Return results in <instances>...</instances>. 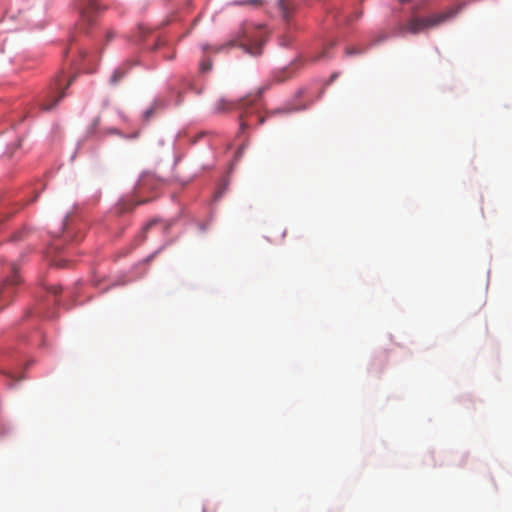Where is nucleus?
Returning <instances> with one entry per match:
<instances>
[{
	"mask_svg": "<svg viewBox=\"0 0 512 512\" xmlns=\"http://www.w3.org/2000/svg\"><path fill=\"white\" fill-rule=\"evenodd\" d=\"M266 35L267 32L263 25L244 22L231 39L219 46L211 47V51L219 53L230 48L238 47L247 54L257 56L262 53Z\"/></svg>",
	"mask_w": 512,
	"mask_h": 512,
	"instance_id": "f257e3e1",
	"label": "nucleus"
},
{
	"mask_svg": "<svg viewBox=\"0 0 512 512\" xmlns=\"http://www.w3.org/2000/svg\"><path fill=\"white\" fill-rule=\"evenodd\" d=\"M426 5V0L417 2L411 9V18L407 22L399 23L397 25V33L400 35L405 33L418 34L441 25L456 14V11L448 10L441 13H435L427 17H418L417 13L424 10Z\"/></svg>",
	"mask_w": 512,
	"mask_h": 512,
	"instance_id": "f03ea898",
	"label": "nucleus"
},
{
	"mask_svg": "<svg viewBox=\"0 0 512 512\" xmlns=\"http://www.w3.org/2000/svg\"><path fill=\"white\" fill-rule=\"evenodd\" d=\"M7 272L9 275L0 284V310L10 303L15 294V286L20 283L18 267L14 262H9Z\"/></svg>",
	"mask_w": 512,
	"mask_h": 512,
	"instance_id": "7ed1b4c3",
	"label": "nucleus"
},
{
	"mask_svg": "<svg viewBox=\"0 0 512 512\" xmlns=\"http://www.w3.org/2000/svg\"><path fill=\"white\" fill-rule=\"evenodd\" d=\"M253 101L249 98H243L239 100L237 103L232 102H225L221 101L220 104L222 105L221 109L223 110H229L234 108H240L242 109V113L240 114V130L241 132H244L245 129H247L250 125V117L255 114V112L251 109V106L253 105Z\"/></svg>",
	"mask_w": 512,
	"mask_h": 512,
	"instance_id": "20e7f679",
	"label": "nucleus"
},
{
	"mask_svg": "<svg viewBox=\"0 0 512 512\" xmlns=\"http://www.w3.org/2000/svg\"><path fill=\"white\" fill-rule=\"evenodd\" d=\"M77 7L79 10L81 21L87 24H92L95 19V14L99 10L97 0H78Z\"/></svg>",
	"mask_w": 512,
	"mask_h": 512,
	"instance_id": "39448f33",
	"label": "nucleus"
},
{
	"mask_svg": "<svg viewBox=\"0 0 512 512\" xmlns=\"http://www.w3.org/2000/svg\"><path fill=\"white\" fill-rule=\"evenodd\" d=\"M278 9L285 20H289L292 16L295 5L291 0H279Z\"/></svg>",
	"mask_w": 512,
	"mask_h": 512,
	"instance_id": "423d86ee",
	"label": "nucleus"
},
{
	"mask_svg": "<svg viewBox=\"0 0 512 512\" xmlns=\"http://www.w3.org/2000/svg\"><path fill=\"white\" fill-rule=\"evenodd\" d=\"M64 97V92L59 91L57 95L50 96L48 101H45L41 104V109L44 111H49L53 109L57 103Z\"/></svg>",
	"mask_w": 512,
	"mask_h": 512,
	"instance_id": "0eeeda50",
	"label": "nucleus"
},
{
	"mask_svg": "<svg viewBox=\"0 0 512 512\" xmlns=\"http://www.w3.org/2000/svg\"><path fill=\"white\" fill-rule=\"evenodd\" d=\"M153 182V177L151 175H143L137 185H136V192L140 193L148 188H150V183Z\"/></svg>",
	"mask_w": 512,
	"mask_h": 512,
	"instance_id": "6e6552de",
	"label": "nucleus"
},
{
	"mask_svg": "<svg viewBox=\"0 0 512 512\" xmlns=\"http://www.w3.org/2000/svg\"><path fill=\"white\" fill-rule=\"evenodd\" d=\"M125 75V71L121 68L116 69L110 77L111 84H117Z\"/></svg>",
	"mask_w": 512,
	"mask_h": 512,
	"instance_id": "1a4fd4ad",
	"label": "nucleus"
},
{
	"mask_svg": "<svg viewBox=\"0 0 512 512\" xmlns=\"http://www.w3.org/2000/svg\"><path fill=\"white\" fill-rule=\"evenodd\" d=\"M238 5H251L255 7H259L263 5V0H243V1H237Z\"/></svg>",
	"mask_w": 512,
	"mask_h": 512,
	"instance_id": "9d476101",
	"label": "nucleus"
},
{
	"mask_svg": "<svg viewBox=\"0 0 512 512\" xmlns=\"http://www.w3.org/2000/svg\"><path fill=\"white\" fill-rule=\"evenodd\" d=\"M51 263H52V265H54L56 267H60V268L67 266V260H65L63 258L51 259Z\"/></svg>",
	"mask_w": 512,
	"mask_h": 512,
	"instance_id": "9b49d317",
	"label": "nucleus"
},
{
	"mask_svg": "<svg viewBox=\"0 0 512 512\" xmlns=\"http://www.w3.org/2000/svg\"><path fill=\"white\" fill-rule=\"evenodd\" d=\"M47 291L53 295H57L61 292V288L58 286H49L47 287Z\"/></svg>",
	"mask_w": 512,
	"mask_h": 512,
	"instance_id": "f8f14e48",
	"label": "nucleus"
},
{
	"mask_svg": "<svg viewBox=\"0 0 512 512\" xmlns=\"http://www.w3.org/2000/svg\"><path fill=\"white\" fill-rule=\"evenodd\" d=\"M211 68L210 62H203L201 63V70L202 71H208Z\"/></svg>",
	"mask_w": 512,
	"mask_h": 512,
	"instance_id": "ddd939ff",
	"label": "nucleus"
},
{
	"mask_svg": "<svg viewBox=\"0 0 512 512\" xmlns=\"http://www.w3.org/2000/svg\"><path fill=\"white\" fill-rule=\"evenodd\" d=\"M62 81H63L62 76H57V79H56L57 90L61 89Z\"/></svg>",
	"mask_w": 512,
	"mask_h": 512,
	"instance_id": "4468645a",
	"label": "nucleus"
},
{
	"mask_svg": "<svg viewBox=\"0 0 512 512\" xmlns=\"http://www.w3.org/2000/svg\"><path fill=\"white\" fill-rule=\"evenodd\" d=\"M284 73H285V76L278 78V81H284V80L288 79L291 75L289 71H285Z\"/></svg>",
	"mask_w": 512,
	"mask_h": 512,
	"instance_id": "2eb2a0df",
	"label": "nucleus"
},
{
	"mask_svg": "<svg viewBox=\"0 0 512 512\" xmlns=\"http://www.w3.org/2000/svg\"><path fill=\"white\" fill-rule=\"evenodd\" d=\"M257 116V124L258 125H261L264 123L265 121V118L263 116H260V115H256Z\"/></svg>",
	"mask_w": 512,
	"mask_h": 512,
	"instance_id": "dca6fc26",
	"label": "nucleus"
},
{
	"mask_svg": "<svg viewBox=\"0 0 512 512\" xmlns=\"http://www.w3.org/2000/svg\"><path fill=\"white\" fill-rule=\"evenodd\" d=\"M153 114V110L152 109H148L145 113H144V116L146 119H149V117Z\"/></svg>",
	"mask_w": 512,
	"mask_h": 512,
	"instance_id": "f3484780",
	"label": "nucleus"
},
{
	"mask_svg": "<svg viewBox=\"0 0 512 512\" xmlns=\"http://www.w3.org/2000/svg\"><path fill=\"white\" fill-rule=\"evenodd\" d=\"M156 222H157L156 220H153V221L149 222V223L147 224V226L145 227V229H146V230H147V229H149L151 226H153L154 224H156Z\"/></svg>",
	"mask_w": 512,
	"mask_h": 512,
	"instance_id": "a211bd4d",
	"label": "nucleus"
},
{
	"mask_svg": "<svg viewBox=\"0 0 512 512\" xmlns=\"http://www.w3.org/2000/svg\"><path fill=\"white\" fill-rule=\"evenodd\" d=\"M346 52H347V54H350V55L357 53L356 50H354V49H347Z\"/></svg>",
	"mask_w": 512,
	"mask_h": 512,
	"instance_id": "6ab92c4d",
	"label": "nucleus"
},
{
	"mask_svg": "<svg viewBox=\"0 0 512 512\" xmlns=\"http://www.w3.org/2000/svg\"><path fill=\"white\" fill-rule=\"evenodd\" d=\"M74 78H70L66 84V87H68L69 85H71V83L73 82Z\"/></svg>",
	"mask_w": 512,
	"mask_h": 512,
	"instance_id": "aec40b11",
	"label": "nucleus"
},
{
	"mask_svg": "<svg viewBox=\"0 0 512 512\" xmlns=\"http://www.w3.org/2000/svg\"><path fill=\"white\" fill-rule=\"evenodd\" d=\"M146 201H147V200H139V201H137V203H136L135 205L143 204V203H145Z\"/></svg>",
	"mask_w": 512,
	"mask_h": 512,
	"instance_id": "412c9836",
	"label": "nucleus"
},
{
	"mask_svg": "<svg viewBox=\"0 0 512 512\" xmlns=\"http://www.w3.org/2000/svg\"><path fill=\"white\" fill-rule=\"evenodd\" d=\"M410 0H399V2L401 3H406V2H409Z\"/></svg>",
	"mask_w": 512,
	"mask_h": 512,
	"instance_id": "4be33fe9",
	"label": "nucleus"
}]
</instances>
